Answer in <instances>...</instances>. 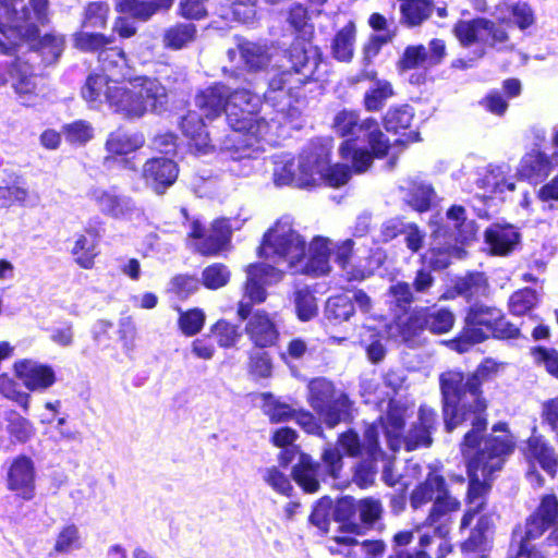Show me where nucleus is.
I'll list each match as a JSON object with an SVG mask.
<instances>
[{
    "instance_id": "f257e3e1",
    "label": "nucleus",
    "mask_w": 558,
    "mask_h": 558,
    "mask_svg": "<svg viewBox=\"0 0 558 558\" xmlns=\"http://www.w3.org/2000/svg\"><path fill=\"white\" fill-rule=\"evenodd\" d=\"M440 387L445 423L449 432L466 420V415H472V429L466 433L461 446L470 477L468 497L471 508L461 521V529H465L471 524L474 512L483 506L482 497L489 490L490 476L501 470L506 458L513 452L515 439L506 423L495 424L490 435L482 436L486 428V420L482 416L484 411L476 409L468 379L464 381L462 373L448 371L441 374Z\"/></svg>"
},
{
    "instance_id": "f03ea898",
    "label": "nucleus",
    "mask_w": 558,
    "mask_h": 558,
    "mask_svg": "<svg viewBox=\"0 0 558 558\" xmlns=\"http://www.w3.org/2000/svg\"><path fill=\"white\" fill-rule=\"evenodd\" d=\"M99 61L104 73L89 75L81 89L82 98L90 108L98 109L106 102L114 112L126 118H141L166 105L167 90L156 78H125L129 71L121 49L101 51Z\"/></svg>"
},
{
    "instance_id": "7ed1b4c3",
    "label": "nucleus",
    "mask_w": 558,
    "mask_h": 558,
    "mask_svg": "<svg viewBox=\"0 0 558 558\" xmlns=\"http://www.w3.org/2000/svg\"><path fill=\"white\" fill-rule=\"evenodd\" d=\"M329 251L326 238L317 236L310 243L306 253L303 238L288 218H282L264 235L259 255L278 265H286L294 272L323 276L330 270Z\"/></svg>"
},
{
    "instance_id": "20e7f679",
    "label": "nucleus",
    "mask_w": 558,
    "mask_h": 558,
    "mask_svg": "<svg viewBox=\"0 0 558 558\" xmlns=\"http://www.w3.org/2000/svg\"><path fill=\"white\" fill-rule=\"evenodd\" d=\"M259 105L260 98L246 89H228L226 113L232 131L227 148L238 154L236 159L255 157L262 149L259 142L274 129L275 122L255 116Z\"/></svg>"
},
{
    "instance_id": "39448f33",
    "label": "nucleus",
    "mask_w": 558,
    "mask_h": 558,
    "mask_svg": "<svg viewBox=\"0 0 558 558\" xmlns=\"http://www.w3.org/2000/svg\"><path fill=\"white\" fill-rule=\"evenodd\" d=\"M333 128L341 136L359 134L355 138H349L339 146L340 157L351 163L354 172L366 171L374 157L385 156L390 144L379 130L378 124L373 119H366L359 123L355 112L343 110L339 112L333 120Z\"/></svg>"
},
{
    "instance_id": "423d86ee",
    "label": "nucleus",
    "mask_w": 558,
    "mask_h": 558,
    "mask_svg": "<svg viewBox=\"0 0 558 558\" xmlns=\"http://www.w3.org/2000/svg\"><path fill=\"white\" fill-rule=\"evenodd\" d=\"M327 162L328 154L323 150L303 153L298 158L279 157L275 161L274 181L277 185H294L301 189L318 186L323 183Z\"/></svg>"
},
{
    "instance_id": "0eeeda50",
    "label": "nucleus",
    "mask_w": 558,
    "mask_h": 558,
    "mask_svg": "<svg viewBox=\"0 0 558 558\" xmlns=\"http://www.w3.org/2000/svg\"><path fill=\"white\" fill-rule=\"evenodd\" d=\"M317 50L310 44L296 43L290 50V62L294 74L283 71L275 74L269 81V90L265 97L268 101L277 99L276 93H280L281 98L290 99V90L304 84L310 78L318 65Z\"/></svg>"
},
{
    "instance_id": "6e6552de",
    "label": "nucleus",
    "mask_w": 558,
    "mask_h": 558,
    "mask_svg": "<svg viewBox=\"0 0 558 558\" xmlns=\"http://www.w3.org/2000/svg\"><path fill=\"white\" fill-rule=\"evenodd\" d=\"M308 402L330 427L345 420L350 414V401L333 385L323 378L314 379L308 385Z\"/></svg>"
},
{
    "instance_id": "1a4fd4ad",
    "label": "nucleus",
    "mask_w": 558,
    "mask_h": 558,
    "mask_svg": "<svg viewBox=\"0 0 558 558\" xmlns=\"http://www.w3.org/2000/svg\"><path fill=\"white\" fill-rule=\"evenodd\" d=\"M500 318L501 311L496 307L483 305L472 307L466 316L463 333L458 340L450 342L451 349L462 353L468 351L470 345L492 337Z\"/></svg>"
},
{
    "instance_id": "9d476101",
    "label": "nucleus",
    "mask_w": 558,
    "mask_h": 558,
    "mask_svg": "<svg viewBox=\"0 0 558 558\" xmlns=\"http://www.w3.org/2000/svg\"><path fill=\"white\" fill-rule=\"evenodd\" d=\"M233 228H240V223L232 225L225 218L215 220L210 229L193 221L187 235L189 245L202 255H217L227 246Z\"/></svg>"
},
{
    "instance_id": "9b49d317",
    "label": "nucleus",
    "mask_w": 558,
    "mask_h": 558,
    "mask_svg": "<svg viewBox=\"0 0 558 558\" xmlns=\"http://www.w3.org/2000/svg\"><path fill=\"white\" fill-rule=\"evenodd\" d=\"M558 518V500L554 495L543 497L537 510L530 517L525 525L524 536L517 558H544L534 548L530 547V541L539 537Z\"/></svg>"
},
{
    "instance_id": "f8f14e48",
    "label": "nucleus",
    "mask_w": 558,
    "mask_h": 558,
    "mask_svg": "<svg viewBox=\"0 0 558 558\" xmlns=\"http://www.w3.org/2000/svg\"><path fill=\"white\" fill-rule=\"evenodd\" d=\"M453 322L452 313L446 310H438L429 315H426L422 311H416L412 312V314L404 319L399 318L396 328H390V336L409 342L422 330L424 325L434 333H444L452 328Z\"/></svg>"
},
{
    "instance_id": "ddd939ff",
    "label": "nucleus",
    "mask_w": 558,
    "mask_h": 558,
    "mask_svg": "<svg viewBox=\"0 0 558 558\" xmlns=\"http://www.w3.org/2000/svg\"><path fill=\"white\" fill-rule=\"evenodd\" d=\"M39 80L33 75L28 63L17 61L7 72L0 84H9L15 92L19 100L25 106L36 105L43 97Z\"/></svg>"
},
{
    "instance_id": "4468645a",
    "label": "nucleus",
    "mask_w": 558,
    "mask_h": 558,
    "mask_svg": "<svg viewBox=\"0 0 558 558\" xmlns=\"http://www.w3.org/2000/svg\"><path fill=\"white\" fill-rule=\"evenodd\" d=\"M14 375L31 391H46L57 380L53 368L31 359L17 360L13 364Z\"/></svg>"
},
{
    "instance_id": "2eb2a0df",
    "label": "nucleus",
    "mask_w": 558,
    "mask_h": 558,
    "mask_svg": "<svg viewBox=\"0 0 558 558\" xmlns=\"http://www.w3.org/2000/svg\"><path fill=\"white\" fill-rule=\"evenodd\" d=\"M454 34L463 46L476 41L497 45L507 39V33L504 28L496 27L492 22L484 19L459 22L454 27Z\"/></svg>"
},
{
    "instance_id": "dca6fc26",
    "label": "nucleus",
    "mask_w": 558,
    "mask_h": 558,
    "mask_svg": "<svg viewBox=\"0 0 558 558\" xmlns=\"http://www.w3.org/2000/svg\"><path fill=\"white\" fill-rule=\"evenodd\" d=\"M22 0H0L1 10L0 15L4 16L10 25L2 24L0 28V48L3 51H9L13 47L19 45V39L33 40L25 36L27 23L23 20H19L22 16V10H17V4Z\"/></svg>"
},
{
    "instance_id": "f3484780",
    "label": "nucleus",
    "mask_w": 558,
    "mask_h": 558,
    "mask_svg": "<svg viewBox=\"0 0 558 558\" xmlns=\"http://www.w3.org/2000/svg\"><path fill=\"white\" fill-rule=\"evenodd\" d=\"M8 488L16 496L29 500L35 494V466L31 458H15L7 474Z\"/></svg>"
},
{
    "instance_id": "a211bd4d",
    "label": "nucleus",
    "mask_w": 558,
    "mask_h": 558,
    "mask_svg": "<svg viewBox=\"0 0 558 558\" xmlns=\"http://www.w3.org/2000/svg\"><path fill=\"white\" fill-rule=\"evenodd\" d=\"M246 274L245 298L253 303H262L266 300L265 287L279 282L283 272L270 265L259 263L250 265Z\"/></svg>"
},
{
    "instance_id": "6ab92c4d",
    "label": "nucleus",
    "mask_w": 558,
    "mask_h": 558,
    "mask_svg": "<svg viewBox=\"0 0 558 558\" xmlns=\"http://www.w3.org/2000/svg\"><path fill=\"white\" fill-rule=\"evenodd\" d=\"M178 173L175 162L166 157L151 158L143 166V179L158 194L175 182Z\"/></svg>"
},
{
    "instance_id": "aec40b11",
    "label": "nucleus",
    "mask_w": 558,
    "mask_h": 558,
    "mask_svg": "<svg viewBox=\"0 0 558 558\" xmlns=\"http://www.w3.org/2000/svg\"><path fill=\"white\" fill-rule=\"evenodd\" d=\"M554 163L558 165L553 159V156L548 157L539 149L533 148L520 159L515 177L520 180L537 184L550 174Z\"/></svg>"
},
{
    "instance_id": "412c9836",
    "label": "nucleus",
    "mask_w": 558,
    "mask_h": 558,
    "mask_svg": "<svg viewBox=\"0 0 558 558\" xmlns=\"http://www.w3.org/2000/svg\"><path fill=\"white\" fill-rule=\"evenodd\" d=\"M485 241L494 255H507L519 244L520 234L511 225H493L485 231Z\"/></svg>"
},
{
    "instance_id": "4be33fe9",
    "label": "nucleus",
    "mask_w": 558,
    "mask_h": 558,
    "mask_svg": "<svg viewBox=\"0 0 558 558\" xmlns=\"http://www.w3.org/2000/svg\"><path fill=\"white\" fill-rule=\"evenodd\" d=\"M245 330L253 343L260 348L272 345L278 338V330L271 318L259 311L251 316Z\"/></svg>"
},
{
    "instance_id": "5701e85b",
    "label": "nucleus",
    "mask_w": 558,
    "mask_h": 558,
    "mask_svg": "<svg viewBox=\"0 0 558 558\" xmlns=\"http://www.w3.org/2000/svg\"><path fill=\"white\" fill-rule=\"evenodd\" d=\"M97 238V232L93 229H86L75 238L71 254L74 262L83 269H92L95 265V258L99 253Z\"/></svg>"
},
{
    "instance_id": "b1692460",
    "label": "nucleus",
    "mask_w": 558,
    "mask_h": 558,
    "mask_svg": "<svg viewBox=\"0 0 558 558\" xmlns=\"http://www.w3.org/2000/svg\"><path fill=\"white\" fill-rule=\"evenodd\" d=\"M355 509L360 512L361 520L364 523H373L379 519L383 511L378 500L365 498L355 504L353 498L344 497L338 502L337 515L341 520L349 519Z\"/></svg>"
},
{
    "instance_id": "393cba45",
    "label": "nucleus",
    "mask_w": 558,
    "mask_h": 558,
    "mask_svg": "<svg viewBox=\"0 0 558 558\" xmlns=\"http://www.w3.org/2000/svg\"><path fill=\"white\" fill-rule=\"evenodd\" d=\"M377 428L369 426L365 430L364 442L361 445L357 435L353 432H348L340 436L339 445L349 456L366 453L376 460L380 453L377 449Z\"/></svg>"
},
{
    "instance_id": "a878e982",
    "label": "nucleus",
    "mask_w": 558,
    "mask_h": 558,
    "mask_svg": "<svg viewBox=\"0 0 558 558\" xmlns=\"http://www.w3.org/2000/svg\"><path fill=\"white\" fill-rule=\"evenodd\" d=\"M228 88L225 85H215L202 90L196 96V106L207 119L218 117L226 112Z\"/></svg>"
},
{
    "instance_id": "bb28decb",
    "label": "nucleus",
    "mask_w": 558,
    "mask_h": 558,
    "mask_svg": "<svg viewBox=\"0 0 558 558\" xmlns=\"http://www.w3.org/2000/svg\"><path fill=\"white\" fill-rule=\"evenodd\" d=\"M356 28L353 22H348L333 36L330 43L332 57L340 62H350L354 56Z\"/></svg>"
},
{
    "instance_id": "cd10ccee",
    "label": "nucleus",
    "mask_w": 558,
    "mask_h": 558,
    "mask_svg": "<svg viewBox=\"0 0 558 558\" xmlns=\"http://www.w3.org/2000/svg\"><path fill=\"white\" fill-rule=\"evenodd\" d=\"M514 175L510 173V167L506 163L490 165L483 179L482 186L492 193H505L515 190Z\"/></svg>"
},
{
    "instance_id": "c85d7f7f",
    "label": "nucleus",
    "mask_w": 558,
    "mask_h": 558,
    "mask_svg": "<svg viewBox=\"0 0 558 558\" xmlns=\"http://www.w3.org/2000/svg\"><path fill=\"white\" fill-rule=\"evenodd\" d=\"M404 411L401 405L390 402L386 415L380 418L388 445L393 451L398 450L402 442L400 436L403 428Z\"/></svg>"
},
{
    "instance_id": "c756f323",
    "label": "nucleus",
    "mask_w": 558,
    "mask_h": 558,
    "mask_svg": "<svg viewBox=\"0 0 558 558\" xmlns=\"http://www.w3.org/2000/svg\"><path fill=\"white\" fill-rule=\"evenodd\" d=\"M183 133L191 138V147L199 154H207L209 150V137L205 131V124L196 112H189L181 122Z\"/></svg>"
},
{
    "instance_id": "7c9ffc66",
    "label": "nucleus",
    "mask_w": 558,
    "mask_h": 558,
    "mask_svg": "<svg viewBox=\"0 0 558 558\" xmlns=\"http://www.w3.org/2000/svg\"><path fill=\"white\" fill-rule=\"evenodd\" d=\"M292 475L294 481L306 492L315 493L319 487L318 464L305 453H300L299 461L294 465Z\"/></svg>"
},
{
    "instance_id": "2f4dec72",
    "label": "nucleus",
    "mask_w": 558,
    "mask_h": 558,
    "mask_svg": "<svg viewBox=\"0 0 558 558\" xmlns=\"http://www.w3.org/2000/svg\"><path fill=\"white\" fill-rule=\"evenodd\" d=\"M420 426H416L405 437L404 444L408 450L418 446L430 445V429L435 422V413L432 409L421 408L418 412Z\"/></svg>"
},
{
    "instance_id": "473e14b6",
    "label": "nucleus",
    "mask_w": 558,
    "mask_h": 558,
    "mask_svg": "<svg viewBox=\"0 0 558 558\" xmlns=\"http://www.w3.org/2000/svg\"><path fill=\"white\" fill-rule=\"evenodd\" d=\"M4 420L7 432L13 441L25 444L34 437L36 433L34 424L19 412L9 411Z\"/></svg>"
},
{
    "instance_id": "72a5a7b5",
    "label": "nucleus",
    "mask_w": 558,
    "mask_h": 558,
    "mask_svg": "<svg viewBox=\"0 0 558 558\" xmlns=\"http://www.w3.org/2000/svg\"><path fill=\"white\" fill-rule=\"evenodd\" d=\"M143 144L144 138L142 135L118 131L110 134L106 146L109 153L123 156L137 150Z\"/></svg>"
},
{
    "instance_id": "f704fd0d",
    "label": "nucleus",
    "mask_w": 558,
    "mask_h": 558,
    "mask_svg": "<svg viewBox=\"0 0 558 558\" xmlns=\"http://www.w3.org/2000/svg\"><path fill=\"white\" fill-rule=\"evenodd\" d=\"M196 37V27L193 24L180 23L165 31L162 41L165 47L179 50L186 47Z\"/></svg>"
},
{
    "instance_id": "c9c22d12",
    "label": "nucleus",
    "mask_w": 558,
    "mask_h": 558,
    "mask_svg": "<svg viewBox=\"0 0 558 558\" xmlns=\"http://www.w3.org/2000/svg\"><path fill=\"white\" fill-rule=\"evenodd\" d=\"M447 219L456 229L454 239L461 244L472 240L476 234V226L473 220L465 218V210L461 206H452L447 211Z\"/></svg>"
},
{
    "instance_id": "e433bc0d",
    "label": "nucleus",
    "mask_w": 558,
    "mask_h": 558,
    "mask_svg": "<svg viewBox=\"0 0 558 558\" xmlns=\"http://www.w3.org/2000/svg\"><path fill=\"white\" fill-rule=\"evenodd\" d=\"M524 454L529 461H537L546 472L550 474L556 472L554 453L539 438L529 440Z\"/></svg>"
},
{
    "instance_id": "4c0bfd02",
    "label": "nucleus",
    "mask_w": 558,
    "mask_h": 558,
    "mask_svg": "<svg viewBox=\"0 0 558 558\" xmlns=\"http://www.w3.org/2000/svg\"><path fill=\"white\" fill-rule=\"evenodd\" d=\"M31 9L22 7V16L19 20L27 23L25 36L35 38L38 34V24H43L46 20L47 0H29Z\"/></svg>"
},
{
    "instance_id": "58836bf2",
    "label": "nucleus",
    "mask_w": 558,
    "mask_h": 558,
    "mask_svg": "<svg viewBox=\"0 0 558 558\" xmlns=\"http://www.w3.org/2000/svg\"><path fill=\"white\" fill-rule=\"evenodd\" d=\"M263 412L268 416L271 423H282L290 421L295 415V410L288 403L281 402L270 393H263Z\"/></svg>"
},
{
    "instance_id": "ea45409f",
    "label": "nucleus",
    "mask_w": 558,
    "mask_h": 558,
    "mask_svg": "<svg viewBox=\"0 0 558 558\" xmlns=\"http://www.w3.org/2000/svg\"><path fill=\"white\" fill-rule=\"evenodd\" d=\"M82 547L80 530L74 524L63 526L57 534L53 553L57 555L68 554Z\"/></svg>"
},
{
    "instance_id": "a19ab883",
    "label": "nucleus",
    "mask_w": 558,
    "mask_h": 558,
    "mask_svg": "<svg viewBox=\"0 0 558 558\" xmlns=\"http://www.w3.org/2000/svg\"><path fill=\"white\" fill-rule=\"evenodd\" d=\"M354 313L352 298L340 294L328 299L325 314L327 319L335 322L348 320Z\"/></svg>"
},
{
    "instance_id": "79ce46f5",
    "label": "nucleus",
    "mask_w": 558,
    "mask_h": 558,
    "mask_svg": "<svg viewBox=\"0 0 558 558\" xmlns=\"http://www.w3.org/2000/svg\"><path fill=\"white\" fill-rule=\"evenodd\" d=\"M444 484L441 476L437 474H430L427 480L416 487L411 496V505L414 508H418L426 502L436 499V495Z\"/></svg>"
},
{
    "instance_id": "37998d69",
    "label": "nucleus",
    "mask_w": 558,
    "mask_h": 558,
    "mask_svg": "<svg viewBox=\"0 0 558 558\" xmlns=\"http://www.w3.org/2000/svg\"><path fill=\"white\" fill-rule=\"evenodd\" d=\"M62 133L68 143L82 146L94 137V128L88 121L76 120L64 124Z\"/></svg>"
},
{
    "instance_id": "c03bdc74",
    "label": "nucleus",
    "mask_w": 558,
    "mask_h": 558,
    "mask_svg": "<svg viewBox=\"0 0 558 558\" xmlns=\"http://www.w3.org/2000/svg\"><path fill=\"white\" fill-rule=\"evenodd\" d=\"M495 372H497V364L492 360H487L476 369L474 375L468 377L470 396L475 400L476 409L478 411H484L486 409L485 400L481 398L478 390L481 380Z\"/></svg>"
},
{
    "instance_id": "a18cd8bd",
    "label": "nucleus",
    "mask_w": 558,
    "mask_h": 558,
    "mask_svg": "<svg viewBox=\"0 0 558 558\" xmlns=\"http://www.w3.org/2000/svg\"><path fill=\"white\" fill-rule=\"evenodd\" d=\"M210 332L221 348H232L241 339L240 327L225 319L218 320L210 327Z\"/></svg>"
},
{
    "instance_id": "49530a36",
    "label": "nucleus",
    "mask_w": 558,
    "mask_h": 558,
    "mask_svg": "<svg viewBox=\"0 0 558 558\" xmlns=\"http://www.w3.org/2000/svg\"><path fill=\"white\" fill-rule=\"evenodd\" d=\"M460 509V501L449 495L447 492L445 484L440 487L436 495V499L433 505L432 512L429 514V520L432 523L437 522L441 517H445L451 512H456Z\"/></svg>"
},
{
    "instance_id": "de8ad7c7",
    "label": "nucleus",
    "mask_w": 558,
    "mask_h": 558,
    "mask_svg": "<svg viewBox=\"0 0 558 558\" xmlns=\"http://www.w3.org/2000/svg\"><path fill=\"white\" fill-rule=\"evenodd\" d=\"M117 10L146 21L158 11V5H155L153 1L117 0Z\"/></svg>"
},
{
    "instance_id": "09e8293b",
    "label": "nucleus",
    "mask_w": 558,
    "mask_h": 558,
    "mask_svg": "<svg viewBox=\"0 0 558 558\" xmlns=\"http://www.w3.org/2000/svg\"><path fill=\"white\" fill-rule=\"evenodd\" d=\"M388 302L390 303L391 306L393 305L397 308H399L401 312H403V315L402 316L398 315L397 322L395 323V325H392V327L396 328V325L399 322V318L404 319L412 314V313H410V314L407 313V307L412 302V293L410 290V286L405 282H397V283L392 284L388 292ZM390 328H391V326L389 327V329Z\"/></svg>"
},
{
    "instance_id": "8fccbe9b",
    "label": "nucleus",
    "mask_w": 558,
    "mask_h": 558,
    "mask_svg": "<svg viewBox=\"0 0 558 558\" xmlns=\"http://www.w3.org/2000/svg\"><path fill=\"white\" fill-rule=\"evenodd\" d=\"M230 270L220 263L207 266L202 272V284L209 290L225 287L230 280Z\"/></svg>"
},
{
    "instance_id": "3c124183",
    "label": "nucleus",
    "mask_w": 558,
    "mask_h": 558,
    "mask_svg": "<svg viewBox=\"0 0 558 558\" xmlns=\"http://www.w3.org/2000/svg\"><path fill=\"white\" fill-rule=\"evenodd\" d=\"M206 315L201 308L180 311L179 328L186 337L197 335L204 327Z\"/></svg>"
},
{
    "instance_id": "603ef678",
    "label": "nucleus",
    "mask_w": 558,
    "mask_h": 558,
    "mask_svg": "<svg viewBox=\"0 0 558 558\" xmlns=\"http://www.w3.org/2000/svg\"><path fill=\"white\" fill-rule=\"evenodd\" d=\"M393 95L391 84L387 81H377L364 98L365 107L368 111H377L383 108L386 100Z\"/></svg>"
},
{
    "instance_id": "864d4df0",
    "label": "nucleus",
    "mask_w": 558,
    "mask_h": 558,
    "mask_svg": "<svg viewBox=\"0 0 558 558\" xmlns=\"http://www.w3.org/2000/svg\"><path fill=\"white\" fill-rule=\"evenodd\" d=\"M119 194L113 190L94 187L88 192V197L98 210L105 216L112 217Z\"/></svg>"
},
{
    "instance_id": "5fc2aeb1",
    "label": "nucleus",
    "mask_w": 558,
    "mask_h": 558,
    "mask_svg": "<svg viewBox=\"0 0 558 558\" xmlns=\"http://www.w3.org/2000/svg\"><path fill=\"white\" fill-rule=\"evenodd\" d=\"M432 0H402L401 12L410 25H417L430 12Z\"/></svg>"
},
{
    "instance_id": "6e6d98bb",
    "label": "nucleus",
    "mask_w": 558,
    "mask_h": 558,
    "mask_svg": "<svg viewBox=\"0 0 558 558\" xmlns=\"http://www.w3.org/2000/svg\"><path fill=\"white\" fill-rule=\"evenodd\" d=\"M413 119V111L408 106L390 109L385 116V128L388 132L399 133L407 130Z\"/></svg>"
},
{
    "instance_id": "4d7b16f0",
    "label": "nucleus",
    "mask_w": 558,
    "mask_h": 558,
    "mask_svg": "<svg viewBox=\"0 0 558 558\" xmlns=\"http://www.w3.org/2000/svg\"><path fill=\"white\" fill-rule=\"evenodd\" d=\"M111 218L141 221L145 218L143 208L131 197L120 195Z\"/></svg>"
},
{
    "instance_id": "13d9d810",
    "label": "nucleus",
    "mask_w": 558,
    "mask_h": 558,
    "mask_svg": "<svg viewBox=\"0 0 558 558\" xmlns=\"http://www.w3.org/2000/svg\"><path fill=\"white\" fill-rule=\"evenodd\" d=\"M464 250L459 246L442 250L441 247L434 246L428 253L424 255V260L434 269L446 268L450 264L451 257L462 258Z\"/></svg>"
},
{
    "instance_id": "bf43d9fd",
    "label": "nucleus",
    "mask_w": 558,
    "mask_h": 558,
    "mask_svg": "<svg viewBox=\"0 0 558 558\" xmlns=\"http://www.w3.org/2000/svg\"><path fill=\"white\" fill-rule=\"evenodd\" d=\"M536 292L532 289H522L514 292L509 300V308L513 315L527 314L537 303Z\"/></svg>"
},
{
    "instance_id": "052dcab7",
    "label": "nucleus",
    "mask_w": 558,
    "mask_h": 558,
    "mask_svg": "<svg viewBox=\"0 0 558 558\" xmlns=\"http://www.w3.org/2000/svg\"><path fill=\"white\" fill-rule=\"evenodd\" d=\"M295 312L300 320L306 322L317 315L318 305L308 290H299L294 296Z\"/></svg>"
},
{
    "instance_id": "680f3d73",
    "label": "nucleus",
    "mask_w": 558,
    "mask_h": 558,
    "mask_svg": "<svg viewBox=\"0 0 558 558\" xmlns=\"http://www.w3.org/2000/svg\"><path fill=\"white\" fill-rule=\"evenodd\" d=\"M457 289L468 298L484 295L487 292V280L483 274H473L460 280Z\"/></svg>"
},
{
    "instance_id": "e2e57ef3",
    "label": "nucleus",
    "mask_w": 558,
    "mask_h": 558,
    "mask_svg": "<svg viewBox=\"0 0 558 558\" xmlns=\"http://www.w3.org/2000/svg\"><path fill=\"white\" fill-rule=\"evenodd\" d=\"M434 196V191L428 184H414L408 196V203L416 210H427Z\"/></svg>"
},
{
    "instance_id": "0e129e2a",
    "label": "nucleus",
    "mask_w": 558,
    "mask_h": 558,
    "mask_svg": "<svg viewBox=\"0 0 558 558\" xmlns=\"http://www.w3.org/2000/svg\"><path fill=\"white\" fill-rule=\"evenodd\" d=\"M109 8L108 5L94 2L90 3L85 12V17L83 21L84 28H100L104 27L107 23Z\"/></svg>"
},
{
    "instance_id": "69168bd1",
    "label": "nucleus",
    "mask_w": 558,
    "mask_h": 558,
    "mask_svg": "<svg viewBox=\"0 0 558 558\" xmlns=\"http://www.w3.org/2000/svg\"><path fill=\"white\" fill-rule=\"evenodd\" d=\"M73 41L74 46L80 50L94 51L110 44L112 40L101 34L81 32L74 35Z\"/></svg>"
},
{
    "instance_id": "338daca9",
    "label": "nucleus",
    "mask_w": 558,
    "mask_h": 558,
    "mask_svg": "<svg viewBox=\"0 0 558 558\" xmlns=\"http://www.w3.org/2000/svg\"><path fill=\"white\" fill-rule=\"evenodd\" d=\"M401 65L403 69L430 66L427 49L424 46L408 47L401 60Z\"/></svg>"
},
{
    "instance_id": "774afa93",
    "label": "nucleus",
    "mask_w": 558,
    "mask_h": 558,
    "mask_svg": "<svg viewBox=\"0 0 558 558\" xmlns=\"http://www.w3.org/2000/svg\"><path fill=\"white\" fill-rule=\"evenodd\" d=\"M351 173L347 166L336 163L329 166V161L324 170L323 183L331 187H339L348 183Z\"/></svg>"
}]
</instances>
